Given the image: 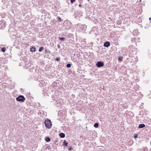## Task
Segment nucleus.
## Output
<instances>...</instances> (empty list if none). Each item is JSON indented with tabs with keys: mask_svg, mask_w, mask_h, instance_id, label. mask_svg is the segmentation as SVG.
Instances as JSON below:
<instances>
[{
	"mask_svg": "<svg viewBox=\"0 0 151 151\" xmlns=\"http://www.w3.org/2000/svg\"><path fill=\"white\" fill-rule=\"evenodd\" d=\"M45 140L46 142H48L50 141V139L49 137H47L45 138Z\"/></svg>",
	"mask_w": 151,
	"mask_h": 151,
	"instance_id": "aec40b11",
	"label": "nucleus"
},
{
	"mask_svg": "<svg viewBox=\"0 0 151 151\" xmlns=\"http://www.w3.org/2000/svg\"><path fill=\"white\" fill-rule=\"evenodd\" d=\"M57 19L58 20L59 22H61V18L59 16H58L57 17Z\"/></svg>",
	"mask_w": 151,
	"mask_h": 151,
	"instance_id": "a878e982",
	"label": "nucleus"
},
{
	"mask_svg": "<svg viewBox=\"0 0 151 151\" xmlns=\"http://www.w3.org/2000/svg\"><path fill=\"white\" fill-rule=\"evenodd\" d=\"M9 35L11 37L14 38V37H15L16 36V31H15L14 32H11L10 33H9Z\"/></svg>",
	"mask_w": 151,
	"mask_h": 151,
	"instance_id": "0eeeda50",
	"label": "nucleus"
},
{
	"mask_svg": "<svg viewBox=\"0 0 151 151\" xmlns=\"http://www.w3.org/2000/svg\"><path fill=\"white\" fill-rule=\"evenodd\" d=\"M76 1V0H70V2L71 3H73L74 1Z\"/></svg>",
	"mask_w": 151,
	"mask_h": 151,
	"instance_id": "58836bf2",
	"label": "nucleus"
},
{
	"mask_svg": "<svg viewBox=\"0 0 151 151\" xmlns=\"http://www.w3.org/2000/svg\"><path fill=\"white\" fill-rule=\"evenodd\" d=\"M50 67V65H47L45 66V69L46 71H47L49 70Z\"/></svg>",
	"mask_w": 151,
	"mask_h": 151,
	"instance_id": "a211bd4d",
	"label": "nucleus"
},
{
	"mask_svg": "<svg viewBox=\"0 0 151 151\" xmlns=\"http://www.w3.org/2000/svg\"><path fill=\"white\" fill-rule=\"evenodd\" d=\"M110 45V43L109 41L106 42L104 44V46L107 47H108Z\"/></svg>",
	"mask_w": 151,
	"mask_h": 151,
	"instance_id": "9b49d317",
	"label": "nucleus"
},
{
	"mask_svg": "<svg viewBox=\"0 0 151 151\" xmlns=\"http://www.w3.org/2000/svg\"><path fill=\"white\" fill-rule=\"evenodd\" d=\"M25 98L23 95H19L16 98V100L17 101L23 102L25 100Z\"/></svg>",
	"mask_w": 151,
	"mask_h": 151,
	"instance_id": "7ed1b4c3",
	"label": "nucleus"
},
{
	"mask_svg": "<svg viewBox=\"0 0 151 151\" xmlns=\"http://www.w3.org/2000/svg\"><path fill=\"white\" fill-rule=\"evenodd\" d=\"M134 137L135 138H137L138 137V134H135L134 135Z\"/></svg>",
	"mask_w": 151,
	"mask_h": 151,
	"instance_id": "f704fd0d",
	"label": "nucleus"
},
{
	"mask_svg": "<svg viewBox=\"0 0 151 151\" xmlns=\"http://www.w3.org/2000/svg\"><path fill=\"white\" fill-rule=\"evenodd\" d=\"M81 6H82V5L81 4H79V7H81Z\"/></svg>",
	"mask_w": 151,
	"mask_h": 151,
	"instance_id": "a18cd8bd",
	"label": "nucleus"
},
{
	"mask_svg": "<svg viewBox=\"0 0 151 151\" xmlns=\"http://www.w3.org/2000/svg\"><path fill=\"white\" fill-rule=\"evenodd\" d=\"M0 15L1 16V17L2 18H4L5 17V14L4 13H0Z\"/></svg>",
	"mask_w": 151,
	"mask_h": 151,
	"instance_id": "412c9836",
	"label": "nucleus"
},
{
	"mask_svg": "<svg viewBox=\"0 0 151 151\" xmlns=\"http://www.w3.org/2000/svg\"><path fill=\"white\" fill-rule=\"evenodd\" d=\"M148 149L147 147H145L142 149V151H147Z\"/></svg>",
	"mask_w": 151,
	"mask_h": 151,
	"instance_id": "473e14b6",
	"label": "nucleus"
},
{
	"mask_svg": "<svg viewBox=\"0 0 151 151\" xmlns=\"http://www.w3.org/2000/svg\"><path fill=\"white\" fill-rule=\"evenodd\" d=\"M27 65L26 67L27 68H28V67H29L31 66L30 63H28V65H27H27Z\"/></svg>",
	"mask_w": 151,
	"mask_h": 151,
	"instance_id": "ea45409f",
	"label": "nucleus"
},
{
	"mask_svg": "<svg viewBox=\"0 0 151 151\" xmlns=\"http://www.w3.org/2000/svg\"><path fill=\"white\" fill-rule=\"evenodd\" d=\"M117 24L118 25H120L121 23V22L120 20H118L116 22Z\"/></svg>",
	"mask_w": 151,
	"mask_h": 151,
	"instance_id": "2f4dec72",
	"label": "nucleus"
},
{
	"mask_svg": "<svg viewBox=\"0 0 151 151\" xmlns=\"http://www.w3.org/2000/svg\"><path fill=\"white\" fill-rule=\"evenodd\" d=\"M72 64L70 63H68L66 65V67L68 68H70L71 67Z\"/></svg>",
	"mask_w": 151,
	"mask_h": 151,
	"instance_id": "cd10ccee",
	"label": "nucleus"
},
{
	"mask_svg": "<svg viewBox=\"0 0 151 151\" xmlns=\"http://www.w3.org/2000/svg\"><path fill=\"white\" fill-rule=\"evenodd\" d=\"M3 84H4V83H3L2 85H4Z\"/></svg>",
	"mask_w": 151,
	"mask_h": 151,
	"instance_id": "09e8293b",
	"label": "nucleus"
},
{
	"mask_svg": "<svg viewBox=\"0 0 151 151\" xmlns=\"http://www.w3.org/2000/svg\"><path fill=\"white\" fill-rule=\"evenodd\" d=\"M133 34L135 35H138L139 34V32H138V30L137 29H135L133 31Z\"/></svg>",
	"mask_w": 151,
	"mask_h": 151,
	"instance_id": "f3484780",
	"label": "nucleus"
},
{
	"mask_svg": "<svg viewBox=\"0 0 151 151\" xmlns=\"http://www.w3.org/2000/svg\"><path fill=\"white\" fill-rule=\"evenodd\" d=\"M45 52L46 53H51L50 52L49 50L48 49H45Z\"/></svg>",
	"mask_w": 151,
	"mask_h": 151,
	"instance_id": "c85d7f7f",
	"label": "nucleus"
},
{
	"mask_svg": "<svg viewBox=\"0 0 151 151\" xmlns=\"http://www.w3.org/2000/svg\"><path fill=\"white\" fill-rule=\"evenodd\" d=\"M59 40L61 41H63L64 40H65V38L64 37H60L59 38Z\"/></svg>",
	"mask_w": 151,
	"mask_h": 151,
	"instance_id": "393cba45",
	"label": "nucleus"
},
{
	"mask_svg": "<svg viewBox=\"0 0 151 151\" xmlns=\"http://www.w3.org/2000/svg\"><path fill=\"white\" fill-rule=\"evenodd\" d=\"M59 135L60 137L62 138H64L65 136V134L64 133L62 132L60 133Z\"/></svg>",
	"mask_w": 151,
	"mask_h": 151,
	"instance_id": "6ab92c4d",
	"label": "nucleus"
},
{
	"mask_svg": "<svg viewBox=\"0 0 151 151\" xmlns=\"http://www.w3.org/2000/svg\"><path fill=\"white\" fill-rule=\"evenodd\" d=\"M130 55H131V53H132L133 55L136 54V50H135V49L134 48H132V49L130 48Z\"/></svg>",
	"mask_w": 151,
	"mask_h": 151,
	"instance_id": "1a4fd4ad",
	"label": "nucleus"
},
{
	"mask_svg": "<svg viewBox=\"0 0 151 151\" xmlns=\"http://www.w3.org/2000/svg\"><path fill=\"white\" fill-rule=\"evenodd\" d=\"M52 99L53 100L57 101L58 100V96L55 95H52Z\"/></svg>",
	"mask_w": 151,
	"mask_h": 151,
	"instance_id": "9d476101",
	"label": "nucleus"
},
{
	"mask_svg": "<svg viewBox=\"0 0 151 151\" xmlns=\"http://www.w3.org/2000/svg\"><path fill=\"white\" fill-rule=\"evenodd\" d=\"M50 148V146H48L47 147V148L48 149H49Z\"/></svg>",
	"mask_w": 151,
	"mask_h": 151,
	"instance_id": "c03bdc74",
	"label": "nucleus"
},
{
	"mask_svg": "<svg viewBox=\"0 0 151 151\" xmlns=\"http://www.w3.org/2000/svg\"><path fill=\"white\" fill-rule=\"evenodd\" d=\"M151 26V22L150 21V22H147L145 26V29H148L149 27H150Z\"/></svg>",
	"mask_w": 151,
	"mask_h": 151,
	"instance_id": "f8f14e48",
	"label": "nucleus"
},
{
	"mask_svg": "<svg viewBox=\"0 0 151 151\" xmlns=\"http://www.w3.org/2000/svg\"><path fill=\"white\" fill-rule=\"evenodd\" d=\"M78 27L80 28L81 29L85 30L86 29V25L85 24H78L77 25Z\"/></svg>",
	"mask_w": 151,
	"mask_h": 151,
	"instance_id": "39448f33",
	"label": "nucleus"
},
{
	"mask_svg": "<svg viewBox=\"0 0 151 151\" xmlns=\"http://www.w3.org/2000/svg\"><path fill=\"white\" fill-rule=\"evenodd\" d=\"M45 85L46 84L45 82L43 81H40L39 83V85L40 87H44L45 86Z\"/></svg>",
	"mask_w": 151,
	"mask_h": 151,
	"instance_id": "6e6552de",
	"label": "nucleus"
},
{
	"mask_svg": "<svg viewBox=\"0 0 151 151\" xmlns=\"http://www.w3.org/2000/svg\"><path fill=\"white\" fill-rule=\"evenodd\" d=\"M44 123L45 127L48 129H50L52 125L51 121L50 119H47L45 121Z\"/></svg>",
	"mask_w": 151,
	"mask_h": 151,
	"instance_id": "f03ea898",
	"label": "nucleus"
},
{
	"mask_svg": "<svg viewBox=\"0 0 151 151\" xmlns=\"http://www.w3.org/2000/svg\"><path fill=\"white\" fill-rule=\"evenodd\" d=\"M16 31L15 29L13 27H9V33L11 32H14Z\"/></svg>",
	"mask_w": 151,
	"mask_h": 151,
	"instance_id": "ddd939ff",
	"label": "nucleus"
},
{
	"mask_svg": "<svg viewBox=\"0 0 151 151\" xmlns=\"http://www.w3.org/2000/svg\"><path fill=\"white\" fill-rule=\"evenodd\" d=\"M1 50L3 52H5L6 50V48L5 47H3L1 48Z\"/></svg>",
	"mask_w": 151,
	"mask_h": 151,
	"instance_id": "bb28decb",
	"label": "nucleus"
},
{
	"mask_svg": "<svg viewBox=\"0 0 151 151\" xmlns=\"http://www.w3.org/2000/svg\"><path fill=\"white\" fill-rule=\"evenodd\" d=\"M55 8H57V7H56V6H54Z\"/></svg>",
	"mask_w": 151,
	"mask_h": 151,
	"instance_id": "de8ad7c7",
	"label": "nucleus"
},
{
	"mask_svg": "<svg viewBox=\"0 0 151 151\" xmlns=\"http://www.w3.org/2000/svg\"><path fill=\"white\" fill-rule=\"evenodd\" d=\"M55 144L56 145H58V140L57 139H55Z\"/></svg>",
	"mask_w": 151,
	"mask_h": 151,
	"instance_id": "e433bc0d",
	"label": "nucleus"
},
{
	"mask_svg": "<svg viewBox=\"0 0 151 151\" xmlns=\"http://www.w3.org/2000/svg\"><path fill=\"white\" fill-rule=\"evenodd\" d=\"M60 45H58V48H60Z\"/></svg>",
	"mask_w": 151,
	"mask_h": 151,
	"instance_id": "79ce46f5",
	"label": "nucleus"
},
{
	"mask_svg": "<svg viewBox=\"0 0 151 151\" xmlns=\"http://www.w3.org/2000/svg\"><path fill=\"white\" fill-rule=\"evenodd\" d=\"M136 39L135 38H132L131 39V42L132 43H135L136 42Z\"/></svg>",
	"mask_w": 151,
	"mask_h": 151,
	"instance_id": "4be33fe9",
	"label": "nucleus"
},
{
	"mask_svg": "<svg viewBox=\"0 0 151 151\" xmlns=\"http://www.w3.org/2000/svg\"><path fill=\"white\" fill-rule=\"evenodd\" d=\"M63 24L65 29L67 30L70 29L72 27L71 22L68 20L65 21Z\"/></svg>",
	"mask_w": 151,
	"mask_h": 151,
	"instance_id": "f257e3e1",
	"label": "nucleus"
},
{
	"mask_svg": "<svg viewBox=\"0 0 151 151\" xmlns=\"http://www.w3.org/2000/svg\"><path fill=\"white\" fill-rule=\"evenodd\" d=\"M54 84V85L55 86V84H57V83H55V82H54L53 83V84Z\"/></svg>",
	"mask_w": 151,
	"mask_h": 151,
	"instance_id": "37998d69",
	"label": "nucleus"
},
{
	"mask_svg": "<svg viewBox=\"0 0 151 151\" xmlns=\"http://www.w3.org/2000/svg\"><path fill=\"white\" fill-rule=\"evenodd\" d=\"M99 124L98 123H96L94 124L93 126L95 128H97L99 126Z\"/></svg>",
	"mask_w": 151,
	"mask_h": 151,
	"instance_id": "5701e85b",
	"label": "nucleus"
},
{
	"mask_svg": "<svg viewBox=\"0 0 151 151\" xmlns=\"http://www.w3.org/2000/svg\"><path fill=\"white\" fill-rule=\"evenodd\" d=\"M58 114H60V116H62L63 114V112L59 111L58 113Z\"/></svg>",
	"mask_w": 151,
	"mask_h": 151,
	"instance_id": "c9c22d12",
	"label": "nucleus"
},
{
	"mask_svg": "<svg viewBox=\"0 0 151 151\" xmlns=\"http://www.w3.org/2000/svg\"><path fill=\"white\" fill-rule=\"evenodd\" d=\"M72 60L74 62H75L76 60V59L75 58H72Z\"/></svg>",
	"mask_w": 151,
	"mask_h": 151,
	"instance_id": "4c0bfd02",
	"label": "nucleus"
},
{
	"mask_svg": "<svg viewBox=\"0 0 151 151\" xmlns=\"http://www.w3.org/2000/svg\"><path fill=\"white\" fill-rule=\"evenodd\" d=\"M151 19V18H150V17L149 18V20H150Z\"/></svg>",
	"mask_w": 151,
	"mask_h": 151,
	"instance_id": "49530a36",
	"label": "nucleus"
},
{
	"mask_svg": "<svg viewBox=\"0 0 151 151\" xmlns=\"http://www.w3.org/2000/svg\"><path fill=\"white\" fill-rule=\"evenodd\" d=\"M123 59V57H119L118 58V60L119 62H120L122 60V59Z\"/></svg>",
	"mask_w": 151,
	"mask_h": 151,
	"instance_id": "c756f323",
	"label": "nucleus"
},
{
	"mask_svg": "<svg viewBox=\"0 0 151 151\" xmlns=\"http://www.w3.org/2000/svg\"><path fill=\"white\" fill-rule=\"evenodd\" d=\"M44 48L43 47H40L38 51L39 52H41L43 50Z\"/></svg>",
	"mask_w": 151,
	"mask_h": 151,
	"instance_id": "b1692460",
	"label": "nucleus"
},
{
	"mask_svg": "<svg viewBox=\"0 0 151 151\" xmlns=\"http://www.w3.org/2000/svg\"><path fill=\"white\" fill-rule=\"evenodd\" d=\"M150 145H151V142H150Z\"/></svg>",
	"mask_w": 151,
	"mask_h": 151,
	"instance_id": "8fccbe9b",
	"label": "nucleus"
},
{
	"mask_svg": "<svg viewBox=\"0 0 151 151\" xmlns=\"http://www.w3.org/2000/svg\"><path fill=\"white\" fill-rule=\"evenodd\" d=\"M68 143L67 142L66 140H64L63 145L64 147H66L68 146Z\"/></svg>",
	"mask_w": 151,
	"mask_h": 151,
	"instance_id": "dca6fc26",
	"label": "nucleus"
},
{
	"mask_svg": "<svg viewBox=\"0 0 151 151\" xmlns=\"http://www.w3.org/2000/svg\"><path fill=\"white\" fill-rule=\"evenodd\" d=\"M83 103V101H79L78 102L77 104L78 105L81 104H82Z\"/></svg>",
	"mask_w": 151,
	"mask_h": 151,
	"instance_id": "7c9ffc66",
	"label": "nucleus"
},
{
	"mask_svg": "<svg viewBox=\"0 0 151 151\" xmlns=\"http://www.w3.org/2000/svg\"><path fill=\"white\" fill-rule=\"evenodd\" d=\"M6 26V22L3 19L0 21V29H3Z\"/></svg>",
	"mask_w": 151,
	"mask_h": 151,
	"instance_id": "20e7f679",
	"label": "nucleus"
},
{
	"mask_svg": "<svg viewBox=\"0 0 151 151\" xmlns=\"http://www.w3.org/2000/svg\"><path fill=\"white\" fill-rule=\"evenodd\" d=\"M60 57H58L55 58V60L57 61H59L60 60Z\"/></svg>",
	"mask_w": 151,
	"mask_h": 151,
	"instance_id": "72a5a7b5",
	"label": "nucleus"
},
{
	"mask_svg": "<svg viewBox=\"0 0 151 151\" xmlns=\"http://www.w3.org/2000/svg\"><path fill=\"white\" fill-rule=\"evenodd\" d=\"M96 66L98 68H101L104 66V63L101 61H98L96 64Z\"/></svg>",
	"mask_w": 151,
	"mask_h": 151,
	"instance_id": "423d86ee",
	"label": "nucleus"
},
{
	"mask_svg": "<svg viewBox=\"0 0 151 151\" xmlns=\"http://www.w3.org/2000/svg\"><path fill=\"white\" fill-rule=\"evenodd\" d=\"M72 149V147H69V148L68 149V150L69 151V150H71Z\"/></svg>",
	"mask_w": 151,
	"mask_h": 151,
	"instance_id": "a19ab883",
	"label": "nucleus"
},
{
	"mask_svg": "<svg viewBox=\"0 0 151 151\" xmlns=\"http://www.w3.org/2000/svg\"><path fill=\"white\" fill-rule=\"evenodd\" d=\"M145 127V124H140L138 128H142L144 127Z\"/></svg>",
	"mask_w": 151,
	"mask_h": 151,
	"instance_id": "2eb2a0df",
	"label": "nucleus"
},
{
	"mask_svg": "<svg viewBox=\"0 0 151 151\" xmlns=\"http://www.w3.org/2000/svg\"><path fill=\"white\" fill-rule=\"evenodd\" d=\"M30 51L32 52H35L36 51V47L35 46H32L30 48Z\"/></svg>",
	"mask_w": 151,
	"mask_h": 151,
	"instance_id": "4468645a",
	"label": "nucleus"
}]
</instances>
